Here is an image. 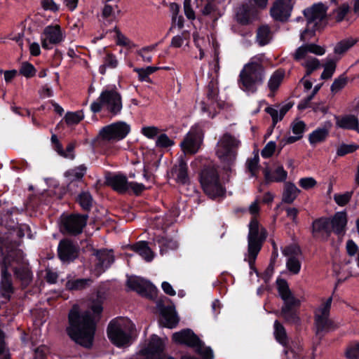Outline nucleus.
<instances>
[{"label":"nucleus","instance_id":"nucleus-47","mask_svg":"<svg viewBox=\"0 0 359 359\" xmlns=\"http://www.w3.org/2000/svg\"><path fill=\"white\" fill-rule=\"evenodd\" d=\"M347 83V79L344 76H340L336 79L331 86V91L335 94L343 89Z\"/></svg>","mask_w":359,"mask_h":359},{"label":"nucleus","instance_id":"nucleus-27","mask_svg":"<svg viewBox=\"0 0 359 359\" xmlns=\"http://www.w3.org/2000/svg\"><path fill=\"white\" fill-rule=\"evenodd\" d=\"M332 126L330 122L325 123V126L318 128L309 135V142L312 146L324 142L328 136L329 130Z\"/></svg>","mask_w":359,"mask_h":359},{"label":"nucleus","instance_id":"nucleus-20","mask_svg":"<svg viewBox=\"0 0 359 359\" xmlns=\"http://www.w3.org/2000/svg\"><path fill=\"white\" fill-rule=\"evenodd\" d=\"M86 172V168L84 165H79L65 172V178L67 183V189L69 191L72 193L76 191V188L81 183Z\"/></svg>","mask_w":359,"mask_h":359},{"label":"nucleus","instance_id":"nucleus-22","mask_svg":"<svg viewBox=\"0 0 359 359\" xmlns=\"http://www.w3.org/2000/svg\"><path fill=\"white\" fill-rule=\"evenodd\" d=\"M299 252V248L294 245L286 246L282 249V253L287 257L286 267L292 274H297L301 269V263L296 255Z\"/></svg>","mask_w":359,"mask_h":359},{"label":"nucleus","instance_id":"nucleus-14","mask_svg":"<svg viewBox=\"0 0 359 359\" xmlns=\"http://www.w3.org/2000/svg\"><path fill=\"white\" fill-rule=\"evenodd\" d=\"M130 131V126L125 121H116L102 128L100 133L102 140L117 142L124 139Z\"/></svg>","mask_w":359,"mask_h":359},{"label":"nucleus","instance_id":"nucleus-24","mask_svg":"<svg viewBox=\"0 0 359 359\" xmlns=\"http://www.w3.org/2000/svg\"><path fill=\"white\" fill-rule=\"evenodd\" d=\"M97 262L95 269V275L100 276L114 262L113 252L110 250H101L97 252Z\"/></svg>","mask_w":359,"mask_h":359},{"label":"nucleus","instance_id":"nucleus-8","mask_svg":"<svg viewBox=\"0 0 359 359\" xmlns=\"http://www.w3.org/2000/svg\"><path fill=\"white\" fill-rule=\"evenodd\" d=\"M240 144V140L229 133H225L220 137L217 145L216 154L224 164V168H228L235 162Z\"/></svg>","mask_w":359,"mask_h":359},{"label":"nucleus","instance_id":"nucleus-61","mask_svg":"<svg viewBox=\"0 0 359 359\" xmlns=\"http://www.w3.org/2000/svg\"><path fill=\"white\" fill-rule=\"evenodd\" d=\"M41 5L47 11L56 12L59 10V6L53 0H42Z\"/></svg>","mask_w":359,"mask_h":359},{"label":"nucleus","instance_id":"nucleus-4","mask_svg":"<svg viewBox=\"0 0 359 359\" xmlns=\"http://www.w3.org/2000/svg\"><path fill=\"white\" fill-rule=\"evenodd\" d=\"M134 330V325L130 320L116 318L109 323L107 335L113 344L117 347H125L130 344Z\"/></svg>","mask_w":359,"mask_h":359},{"label":"nucleus","instance_id":"nucleus-6","mask_svg":"<svg viewBox=\"0 0 359 359\" xmlns=\"http://www.w3.org/2000/svg\"><path fill=\"white\" fill-rule=\"evenodd\" d=\"M309 53L323 55L325 53V48L315 43H306L297 49L294 57L296 60L300 61L302 66L305 68V76H309L321 66L319 60L309 55Z\"/></svg>","mask_w":359,"mask_h":359},{"label":"nucleus","instance_id":"nucleus-3","mask_svg":"<svg viewBox=\"0 0 359 359\" xmlns=\"http://www.w3.org/2000/svg\"><path fill=\"white\" fill-rule=\"evenodd\" d=\"M90 109L93 113L104 109L112 116L119 115L123 109V100L117 87L115 85L105 86L97 100L91 104Z\"/></svg>","mask_w":359,"mask_h":359},{"label":"nucleus","instance_id":"nucleus-43","mask_svg":"<svg viewBox=\"0 0 359 359\" xmlns=\"http://www.w3.org/2000/svg\"><path fill=\"white\" fill-rule=\"evenodd\" d=\"M84 118L83 111L74 112H67L65 116V120L68 125H74L79 123Z\"/></svg>","mask_w":359,"mask_h":359},{"label":"nucleus","instance_id":"nucleus-42","mask_svg":"<svg viewBox=\"0 0 359 359\" xmlns=\"http://www.w3.org/2000/svg\"><path fill=\"white\" fill-rule=\"evenodd\" d=\"M118 62L116 56L111 53H107L103 59V65L100 67V72L102 74L105 73L106 68L114 69L118 66Z\"/></svg>","mask_w":359,"mask_h":359},{"label":"nucleus","instance_id":"nucleus-44","mask_svg":"<svg viewBox=\"0 0 359 359\" xmlns=\"http://www.w3.org/2000/svg\"><path fill=\"white\" fill-rule=\"evenodd\" d=\"M77 201L83 210H89L92 205L93 198L90 193L82 192L78 196Z\"/></svg>","mask_w":359,"mask_h":359},{"label":"nucleus","instance_id":"nucleus-19","mask_svg":"<svg viewBox=\"0 0 359 359\" xmlns=\"http://www.w3.org/2000/svg\"><path fill=\"white\" fill-rule=\"evenodd\" d=\"M292 0H276L270 10L271 17L278 21H285L290 16Z\"/></svg>","mask_w":359,"mask_h":359},{"label":"nucleus","instance_id":"nucleus-41","mask_svg":"<svg viewBox=\"0 0 359 359\" xmlns=\"http://www.w3.org/2000/svg\"><path fill=\"white\" fill-rule=\"evenodd\" d=\"M160 43L161 42L143 47L138 50L137 53L142 57L143 62H151L152 60V55L151 53L156 50Z\"/></svg>","mask_w":359,"mask_h":359},{"label":"nucleus","instance_id":"nucleus-13","mask_svg":"<svg viewBox=\"0 0 359 359\" xmlns=\"http://www.w3.org/2000/svg\"><path fill=\"white\" fill-rule=\"evenodd\" d=\"M66 33L62 27L57 25L46 26L40 36L41 46L43 49L50 50L54 45H57L65 41Z\"/></svg>","mask_w":359,"mask_h":359},{"label":"nucleus","instance_id":"nucleus-40","mask_svg":"<svg viewBox=\"0 0 359 359\" xmlns=\"http://www.w3.org/2000/svg\"><path fill=\"white\" fill-rule=\"evenodd\" d=\"M358 41L353 38H348L339 41L334 47V53L337 55H342L349 48L354 46Z\"/></svg>","mask_w":359,"mask_h":359},{"label":"nucleus","instance_id":"nucleus-57","mask_svg":"<svg viewBox=\"0 0 359 359\" xmlns=\"http://www.w3.org/2000/svg\"><path fill=\"white\" fill-rule=\"evenodd\" d=\"M259 165V156H255L252 158L249 159L247 161V166L249 171L251 172L252 176H255L256 175V172L258 170Z\"/></svg>","mask_w":359,"mask_h":359},{"label":"nucleus","instance_id":"nucleus-64","mask_svg":"<svg viewBox=\"0 0 359 359\" xmlns=\"http://www.w3.org/2000/svg\"><path fill=\"white\" fill-rule=\"evenodd\" d=\"M346 252L349 256H355L358 251V247L352 240H348L346 244Z\"/></svg>","mask_w":359,"mask_h":359},{"label":"nucleus","instance_id":"nucleus-45","mask_svg":"<svg viewBox=\"0 0 359 359\" xmlns=\"http://www.w3.org/2000/svg\"><path fill=\"white\" fill-rule=\"evenodd\" d=\"M358 149L359 145L355 144H342L338 147L337 150V154L339 156H343L346 154L353 153Z\"/></svg>","mask_w":359,"mask_h":359},{"label":"nucleus","instance_id":"nucleus-56","mask_svg":"<svg viewBox=\"0 0 359 359\" xmlns=\"http://www.w3.org/2000/svg\"><path fill=\"white\" fill-rule=\"evenodd\" d=\"M193 37L195 45L199 49L200 51L199 59L202 60L205 55L203 50V43L205 41V39L203 37H201L197 32L193 34Z\"/></svg>","mask_w":359,"mask_h":359},{"label":"nucleus","instance_id":"nucleus-39","mask_svg":"<svg viewBox=\"0 0 359 359\" xmlns=\"http://www.w3.org/2000/svg\"><path fill=\"white\" fill-rule=\"evenodd\" d=\"M274 336L276 339L282 345L287 343V337L285 327L278 321L274 322Z\"/></svg>","mask_w":359,"mask_h":359},{"label":"nucleus","instance_id":"nucleus-34","mask_svg":"<svg viewBox=\"0 0 359 359\" xmlns=\"http://www.w3.org/2000/svg\"><path fill=\"white\" fill-rule=\"evenodd\" d=\"M300 193V190L292 182L284 184L282 201L286 203H292Z\"/></svg>","mask_w":359,"mask_h":359},{"label":"nucleus","instance_id":"nucleus-10","mask_svg":"<svg viewBox=\"0 0 359 359\" xmlns=\"http://www.w3.org/2000/svg\"><path fill=\"white\" fill-rule=\"evenodd\" d=\"M172 339L176 343L186 344L193 348L203 359H213V352L210 347L205 346L204 343L190 330L175 332L172 335Z\"/></svg>","mask_w":359,"mask_h":359},{"label":"nucleus","instance_id":"nucleus-46","mask_svg":"<svg viewBox=\"0 0 359 359\" xmlns=\"http://www.w3.org/2000/svg\"><path fill=\"white\" fill-rule=\"evenodd\" d=\"M175 142L170 139L166 134H161L156 139V145L161 148H169L173 146Z\"/></svg>","mask_w":359,"mask_h":359},{"label":"nucleus","instance_id":"nucleus-35","mask_svg":"<svg viewBox=\"0 0 359 359\" xmlns=\"http://www.w3.org/2000/svg\"><path fill=\"white\" fill-rule=\"evenodd\" d=\"M160 248L161 253L163 255L169 250H175L177 248V242L172 239H168L164 236H158L154 240Z\"/></svg>","mask_w":359,"mask_h":359},{"label":"nucleus","instance_id":"nucleus-49","mask_svg":"<svg viewBox=\"0 0 359 359\" xmlns=\"http://www.w3.org/2000/svg\"><path fill=\"white\" fill-rule=\"evenodd\" d=\"M353 191H346L342 194H334V199L337 204L340 206H344L347 204L351 200Z\"/></svg>","mask_w":359,"mask_h":359},{"label":"nucleus","instance_id":"nucleus-17","mask_svg":"<svg viewBox=\"0 0 359 359\" xmlns=\"http://www.w3.org/2000/svg\"><path fill=\"white\" fill-rule=\"evenodd\" d=\"M203 131L201 128L196 126L192 127L186 135L184 140L180 143V147L184 154H196L202 143Z\"/></svg>","mask_w":359,"mask_h":359},{"label":"nucleus","instance_id":"nucleus-9","mask_svg":"<svg viewBox=\"0 0 359 359\" xmlns=\"http://www.w3.org/2000/svg\"><path fill=\"white\" fill-rule=\"evenodd\" d=\"M266 238V231L259 227L258 222L252 219L249 224L248 254L245 258L250 266L255 263L256 257L261 250L263 241Z\"/></svg>","mask_w":359,"mask_h":359},{"label":"nucleus","instance_id":"nucleus-59","mask_svg":"<svg viewBox=\"0 0 359 359\" xmlns=\"http://www.w3.org/2000/svg\"><path fill=\"white\" fill-rule=\"evenodd\" d=\"M142 133L147 138L153 139L158 134V128L154 126L143 127Z\"/></svg>","mask_w":359,"mask_h":359},{"label":"nucleus","instance_id":"nucleus-58","mask_svg":"<svg viewBox=\"0 0 359 359\" xmlns=\"http://www.w3.org/2000/svg\"><path fill=\"white\" fill-rule=\"evenodd\" d=\"M191 0H184V12L186 15V17L189 20H194L195 16V12L191 8Z\"/></svg>","mask_w":359,"mask_h":359},{"label":"nucleus","instance_id":"nucleus-51","mask_svg":"<svg viewBox=\"0 0 359 359\" xmlns=\"http://www.w3.org/2000/svg\"><path fill=\"white\" fill-rule=\"evenodd\" d=\"M89 282V279H77L73 281H68L67 285L70 290H80L85 287Z\"/></svg>","mask_w":359,"mask_h":359},{"label":"nucleus","instance_id":"nucleus-62","mask_svg":"<svg viewBox=\"0 0 359 359\" xmlns=\"http://www.w3.org/2000/svg\"><path fill=\"white\" fill-rule=\"evenodd\" d=\"M320 88V85L316 86L313 88V93L311 95H309V97H307L306 99L302 100L299 104V106H298L299 108L303 109L308 107L309 102L311 101L314 95L319 90Z\"/></svg>","mask_w":359,"mask_h":359},{"label":"nucleus","instance_id":"nucleus-37","mask_svg":"<svg viewBox=\"0 0 359 359\" xmlns=\"http://www.w3.org/2000/svg\"><path fill=\"white\" fill-rule=\"evenodd\" d=\"M173 173L179 183L185 184L188 181L187 165L183 161L173 168Z\"/></svg>","mask_w":359,"mask_h":359},{"label":"nucleus","instance_id":"nucleus-48","mask_svg":"<svg viewBox=\"0 0 359 359\" xmlns=\"http://www.w3.org/2000/svg\"><path fill=\"white\" fill-rule=\"evenodd\" d=\"M20 73L27 78H30L35 75L36 69L32 64L25 62L22 63Z\"/></svg>","mask_w":359,"mask_h":359},{"label":"nucleus","instance_id":"nucleus-21","mask_svg":"<svg viewBox=\"0 0 359 359\" xmlns=\"http://www.w3.org/2000/svg\"><path fill=\"white\" fill-rule=\"evenodd\" d=\"M87 215H70L63 221L65 230L70 234L81 233L86 224Z\"/></svg>","mask_w":359,"mask_h":359},{"label":"nucleus","instance_id":"nucleus-32","mask_svg":"<svg viewBox=\"0 0 359 359\" xmlns=\"http://www.w3.org/2000/svg\"><path fill=\"white\" fill-rule=\"evenodd\" d=\"M264 175L267 182H283L287 177V172L280 165L277 166L272 172L268 168L264 169Z\"/></svg>","mask_w":359,"mask_h":359},{"label":"nucleus","instance_id":"nucleus-33","mask_svg":"<svg viewBox=\"0 0 359 359\" xmlns=\"http://www.w3.org/2000/svg\"><path fill=\"white\" fill-rule=\"evenodd\" d=\"M131 249L140 255L146 262H151L154 259V252L146 241L137 243L131 246Z\"/></svg>","mask_w":359,"mask_h":359},{"label":"nucleus","instance_id":"nucleus-23","mask_svg":"<svg viewBox=\"0 0 359 359\" xmlns=\"http://www.w3.org/2000/svg\"><path fill=\"white\" fill-rule=\"evenodd\" d=\"M312 233L316 238L327 239L331 233L330 219L321 217L314 220L312 224Z\"/></svg>","mask_w":359,"mask_h":359},{"label":"nucleus","instance_id":"nucleus-28","mask_svg":"<svg viewBox=\"0 0 359 359\" xmlns=\"http://www.w3.org/2000/svg\"><path fill=\"white\" fill-rule=\"evenodd\" d=\"M336 126L338 128L353 130L359 132V124L358 118L354 115H344L335 116Z\"/></svg>","mask_w":359,"mask_h":359},{"label":"nucleus","instance_id":"nucleus-7","mask_svg":"<svg viewBox=\"0 0 359 359\" xmlns=\"http://www.w3.org/2000/svg\"><path fill=\"white\" fill-rule=\"evenodd\" d=\"M327 7L321 4H314L312 7L305 9L304 14L307 21V28L301 34L302 41L310 40L314 35L315 31L321 27L326 18Z\"/></svg>","mask_w":359,"mask_h":359},{"label":"nucleus","instance_id":"nucleus-54","mask_svg":"<svg viewBox=\"0 0 359 359\" xmlns=\"http://www.w3.org/2000/svg\"><path fill=\"white\" fill-rule=\"evenodd\" d=\"M299 186L304 189H310L313 188L316 184V180L311 177L301 178L299 181Z\"/></svg>","mask_w":359,"mask_h":359},{"label":"nucleus","instance_id":"nucleus-38","mask_svg":"<svg viewBox=\"0 0 359 359\" xmlns=\"http://www.w3.org/2000/svg\"><path fill=\"white\" fill-rule=\"evenodd\" d=\"M338 60L339 58L332 59L330 57L326 59L325 64L324 65V70L320 76L322 79H329L332 76L335 72L336 62Z\"/></svg>","mask_w":359,"mask_h":359},{"label":"nucleus","instance_id":"nucleus-15","mask_svg":"<svg viewBox=\"0 0 359 359\" xmlns=\"http://www.w3.org/2000/svg\"><path fill=\"white\" fill-rule=\"evenodd\" d=\"M106 182L114 190L121 194L125 193L131 189L137 195L146 189L145 186L142 183L128 182L126 177L120 174L107 176Z\"/></svg>","mask_w":359,"mask_h":359},{"label":"nucleus","instance_id":"nucleus-50","mask_svg":"<svg viewBox=\"0 0 359 359\" xmlns=\"http://www.w3.org/2000/svg\"><path fill=\"white\" fill-rule=\"evenodd\" d=\"M291 128L292 133L302 138L305 131L306 124L302 121L297 120L292 123Z\"/></svg>","mask_w":359,"mask_h":359},{"label":"nucleus","instance_id":"nucleus-18","mask_svg":"<svg viewBox=\"0 0 359 359\" xmlns=\"http://www.w3.org/2000/svg\"><path fill=\"white\" fill-rule=\"evenodd\" d=\"M128 286L142 296H151L156 292V287L149 281L142 278L132 276L127 280Z\"/></svg>","mask_w":359,"mask_h":359},{"label":"nucleus","instance_id":"nucleus-60","mask_svg":"<svg viewBox=\"0 0 359 359\" xmlns=\"http://www.w3.org/2000/svg\"><path fill=\"white\" fill-rule=\"evenodd\" d=\"M116 43L120 46H127L130 45V40L124 36L118 29L115 28Z\"/></svg>","mask_w":359,"mask_h":359},{"label":"nucleus","instance_id":"nucleus-11","mask_svg":"<svg viewBox=\"0 0 359 359\" xmlns=\"http://www.w3.org/2000/svg\"><path fill=\"white\" fill-rule=\"evenodd\" d=\"M201 183L205 194L212 198L223 196L225 189L219 182L217 170L205 168L201 174Z\"/></svg>","mask_w":359,"mask_h":359},{"label":"nucleus","instance_id":"nucleus-16","mask_svg":"<svg viewBox=\"0 0 359 359\" xmlns=\"http://www.w3.org/2000/svg\"><path fill=\"white\" fill-rule=\"evenodd\" d=\"M332 302L331 297L323 301L315 311V326L317 334L321 332L327 331L332 327L333 323L330 319Z\"/></svg>","mask_w":359,"mask_h":359},{"label":"nucleus","instance_id":"nucleus-1","mask_svg":"<svg viewBox=\"0 0 359 359\" xmlns=\"http://www.w3.org/2000/svg\"><path fill=\"white\" fill-rule=\"evenodd\" d=\"M102 311V306L99 301L90 302L88 309L82 312L79 306L74 305L69 313L67 332L69 337L76 344L90 347L94 338L95 321Z\"/></svg>","mask_w":359,"mask_h":359},{"label":"nucleus","instance_id":"nucleus-31","mask_svg":"<svg viewBox=\"0 0 359 359\" xmlns=\"http://www.w3.org/2000/svg\"><path fill=\"white\" fill-rule=\"evenodd\" d=\"M178 322V317L173 308L166 307L161 311V323L164 327L172 329L177 325Z\"/></svg>","mask_w":359,"mask_h":359},{"label":"nucleus","instance_id":"nucleus-5","mask_svg":"<svg viewBox=\"0 0 359 359\" xmlns=\"http://www.w3.org/2000/svg\"><path fill=\"white\" fill-rule=\"evenodd\" d=\"M278 290L279 295L284 302L279 314L280 316L290 324H299L300 318L297 309L300 306L301 301L293 295L285 280H281L278 282Z\"/></svg>","mask_w":359,"mask_h":359},{"label":"nucleus","instance_id":"nucleus-30","mask_svg":"<svg viewBox=\"0 0 359 359\" xmlns=\"http://www.w3.org/2000/svg\"><path fill=\"white\" fill-rule=\"evenodd\" d=\"M285 72L282 69L276 70L267 81V88L270 91L269 96L273 97L278 90L285 77Z\"/></svg>","mask_w":359,"mask_h":359},{"label":"nucleus","instance_id":"nucleus-25","mask_svg":"<svg viewBox=\"0 0 359 359\" xmlns=\"http://www.w3.org/2000/svg\"><path fill=\"white\" fill-rule=\"evenodd\" d=\"M347 224V215L345 212H337L332 219H330L331 232L339 236L344 235Z\"/></svg>","mask_w":359,"mask_h":359},{"label":"nucleus","instance_id":"nucleus-63","mask_svg":"<svg viewBox=\"0 0 359 359\" xmlns=\"http://www.w3.org/2000/svg\"><path fill=\"white\" fill-rule=\"evenodd\" d=\"M266 111L271 116L273 124H276L277 122L283 119L282 116H280L279 113V110L273 107H267L266 109Z\"/></svg>","mask_w":359,"mask_h":359},{"label":"nucleus","instance_id":"nucleus-26","mask_svg":"<svg viewBox=\"0 0 359 359\" xmlns=\"http://www.w3.org/2000/svg\"><path fill=\"white\" fill-rule=\"evenodd\" d=\"M58 255L62 262H69L76 257V248L70 241H61L58 245Z\"/></svg>","mask_w":359,"mask_h":359},{"label":"nucleus","instance_id":"nucleus-29","mask_svg":"<svg viewBox=\"0 0 359 359\" xmlns=\"http://www.w3.org/2000/svg\"><path fill=\"white\" fill-rule=\"evenodd\" d=\"M257 15V10L255 7L242 5L238 8L236 13L237 20L243 25L250 22Z\"/></svg>","mask_w":359,"mask_h":359},{"label":"nucleus","instance_id":"nucleus-2","mask_svg":"<svg viewBox=\"0 0 359 359\" xmlns=\"http://www.w3.org/2000/svg\"><path fill=\"white\" fill-rule=\"evenodd\" d=\"M265 68L262 58L252 57L240 72L238 85L248 94L255 93L265 80Z\"/></svg>","mask_w":359,"mask_h":359},{"label":"nucleus","instance_id":"nucleus-36","mask_svg":"<svg viewBox=\"0 0 359 359\" xmlns=\"http://www.w3.org/2000/svg\"><path fill=\"white\" fill-rule=\"evenodd\" d=\"M272 39V33L268 25H262L257 32V41L260 46L268 44Z\"/></svg>","mask_w":359,"mask_h":359},{"label":"nucleus","instance_id":"nucleus-55","mask_svg":"<svg viewBox=\"0 0 359 359\" xmlns=\"http://www.w3.org/2000/svg\"><path fill=\"white\" fill-rule=\"evenodd\" d=\"M276 144L273 141L269 142L262 150V156L264 158L271 157L275 151Z\"/></svg>","mask_w":359,"mask_h":359},{"label":"nucleus","instance_id":"nucleus-12","mask_svg":"<svg viewBox=\"0 0 359 359\" xmlns=\"http://www.w3.org/2000/svg\"><path fill=\"white\" fill-rule=\"evenodd\" d=\"M11 257V262L13 266H9L12 269L17 279L21 281L23 286H27L32 280V273L22 257V252L20 251H12L6 257Z\"/></svg>","mask_w":359,"mask_h":359},{"label":"nucleus","instance_id":"nucleus-52","mask_svg":"<svg viewBox=\"0 0 359 359\" xmlns=\"http://www.w3.org/2000/svg\"><path fill=\"white\" fill-rule=\"evenodd\" d=\"M349 11L348 4H344L334 11V18L337 21H341Z\"/></svg>","mask_w":359,"mask_h":359},{"label":"nucleus","instance_id":"nucleus-53","mask_svg":"<svg viewBox=\"0 0 359 359\" xmlns=\"http://www.w3.org/2000/svg\"><path fill=\"white\" fill-rule=\"evenodd\" d=\"M346 355L348 359H358L359 342L350 345L346 350Z\"/></svg>","mask_w":359,"mask_h":359}]
</instances>
